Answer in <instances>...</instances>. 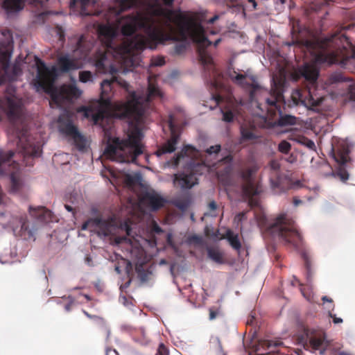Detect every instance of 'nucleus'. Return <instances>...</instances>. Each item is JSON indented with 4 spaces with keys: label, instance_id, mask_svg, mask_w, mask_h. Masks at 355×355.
Wrapping results in <instances>:
<instances>
[{
    "label": "nucleus",
    "instance_id": "f257e3e1",
    "mask_svg": "<svg viewBox=\"0 0 355 355\" xmlns=\"http://www.w3.org/2000/svg\"><path fill=\"white\" fill-rule=\"evenodd\" d=\"M115 2L118 3L117 6L111 7L110 10L112 13L119 16L125 10L136 6L139 1ZM147 2L154 3L153 5L148 6L152 7L154 16L163 18L168 33H166L157 27L153 17L145 16L139 12L121 18L119 22L121 24V33L128 37L133 35L137 30L143 29L146 35L136 34L132 37L125 39L120 44H115L114 40L116 33L114 29L109 26H102L100 33L106 38L105 50L98 52L95 62L96 68L103 72L107 71V67H110L112 73L115 71L107 60L109 55H112L125 67H134L138 64L139 54L145 49H155L159 43L168 40L184 42L190 37L198 45L200 62L205 70L211 71L209 78L215 79L218 73L215 70L213 59L206 49L211 44L208 39L209 35H215L217 31L213 29L205 30L194 17H187L176 10L162 8L158 3L159 1ZM211 83L216 88L218 87V83L216 80Z\"/></svg>",
    "mask_w": 355,
    "mask_h": 355
},
{
    "label": "nucleus",
    "instance_id": "f03ea898",
    "mask_svg": "<svg viewBox=\"0 0 355 355\" xmlns=\"http://www.w3.org/2000/svg\"><path fill=\"white\" fill-rule=\"evenodd\" d=\"M129 87L126 81L116 76L103 80L100 98L96 102V110L92 106H82L78 110L86 118L91 117L94 123L101 125L105 132L110 129L114 119L126 120L133 126L125 139L115 138L105 149V153L112 160L121 163H136L137 157L143 154V134L139 126L144 123L150 102L162 96L158 87L150 80L146 96L129 91Z\"/></svg>",
    "mask_w": 355,
    "mask_h": 355
},
{
    "label": "nucleus",
    "instance_id": "7ed1b4c3",
    "mask_svg": "<svg viewBox=\"0 0 355 355\" xmlns=\"http://www.w3.org/2000/svg\"><path fill=\"white\" fill-rule=\"evenodd\" d=\"M37 84V87L51 96V100L60 105L64 101H70L80 97L81 91L72 85H64L57 87L54 85L57 77V69L55 67L49 68L45 62L36 58Z\"/></svg>",
    "mask_w": 355,
    "mask_h": 355
},
{
    "label": "nucleus",
    "instance_id": "20e7f679",
    "mask_svg": "<svg viewBox=\"0 0 355 355\" xmlns=\"http://www.w3.org/2000/svg\"><path fill=\"white\" fill-rule=\"evenodd\" d=\"M334 38H325L324 40H306L304 42L305 46L315 53V61L318 63H327L329 64L341 62L346 64L349 59L355 58V46L351 45V55L341 58V51L331 50L333 46Z\"/></svg>",
    "mask_w": 355,
    "mask_h": 355
},
{
    "label": "nucleus",
    "instance_id": "39448f33",
    "mask_svg": "<svg viewBox=\"0 0 355 355\" xmlns=\"http://www.w3.org/2000/svg\"><path fill=\"white\" fill-rule=\"evenodd\" d=\"M266 231L274 239H278L293 248H297L302 243V236L295 221L286 214H279Z\"/></svg>",
    "mask_w": 355,
    "mask_h": 355
},
{
    "label": "nucleus",
    "instance_id": "423d86ee",
    "mask_svg": "<svg viewBox=\"0 0 355 355\" xmlns=\"http://www.w3.org/2000/svg\"><path fill=\"white\" fill-rule=\"evenodd\" d=\"M13 51V37L9 30H1V85L4 82L16 81L22 71L19 63L10 64Z\"/></svg>",
    "mask_w": 355,
    "mask_h": 355
},
{
    "label": "nucleus",
    "instance_id": "0eeeda50",
    "mask_svg": "<svg viewBox=\"0 0 355 355\" xmlns=\"http://www.w3.org/2000/svg\"><path fill=\"white\" fill-rule=\"evenodd\" d=\"M1 224L3 227L11 228L16 236H20L25 240L35 239L34 235L37 228L35 225H30L25 214L12 215L1 213Z\"/></svg>",
    "mask_w": 355,
    "mask_h": 355
},
{
    "label": "nucleus",
    "instance_id": "6e6552de",
    "mask_svg": "<svg viewBox=\"0 0 355 355\" xmlns=\"http://www.w3.org/2000/svg\"><path fill=\"white\" fill-rule=\"evenodd\" d=\"M15 153L10 151L6 154L1 151V176H9L10 193H19L24 187V183L21 178L20 167L19 163L11 160Z\"/></svg>",
    "mask_w": 355,
    "mask_h": 355
},
{
    "label": "nucleus",
    "instance_id": "1a4fd4ad",
    "mask_svg": "<svg viewBox=\"0 0 355 355\" xmlns=\"http://www.w3.org/2000/svg\"><path fill=\"white\" fill-rule=\"evenodd\" d=\"M258 170L257 164L253 163L245 168H241L238 171L239 176L242 181V192L249 199L250 203L254 202L253 198L261 192L259 187L255 183L253 177Z\"/></svg>",
    "mask_w": 355,
    "mask_h": 355
},
{
    "label": "nucleus",
    "instance_id": "9d476101",
    "mask_svg": "<svg viewBox=\"0 0 355 355\" xmlns=\"http://www.w3.org/2000/svg\"><path fill=\"white\" fill-rule=\"evenodd\" d=\"M15 135L17 138V146L26 157H37L42 153L39 144H35L29 135L28 128L26 124H21V128H15Z\"/></svg>",
    "mask_w": 355,
    "mask_h": 355
},
{
    "label": "nucleus",
    "instance_id": "9b49d317",
    "mask_svg": "<svg viewBox=\"0 0 355 355\" xmlns=\"http://www.w3.org/2000/svg\"><path fill=\"white\" fill-rule=\"evenodd\" d=\"M349 153V146L345 141L338 143L336 147L332 148L333 157L338 164L336 175L344 182L349 179V173L346 168L351 164Z\"/></svg>",
    "mask_w": 355,
    "mask_h": 355
},
{
    "label": "nucleus",
    "instance_id": "f8f14e48",
    "mask_svg": "<svg viewBox=\"0 0 355 355\" xmlns=\"http://www.w3.org/2000/svg\"><path fill=\"white\" fill-rule=\"evenodd\" d=\"M228 76L233 83L249 92L251 101L254 100L256 93L262 89L257 76L249 70L244 73H239L236 71H229Z\"/></svg>",
    "mask_w": 355,
    "mask_h": 355
},
{
    "label": "nucleus",
    "instance_id": "ddd939ff",
    "mask_svg": "<svg viewBox=\"0 0 355 355\" xmlns=\"http://www.w3.org/2000/svg\"><path fill=\"white\" fill-rule=\"evenodd\" d=\"M116 221L112 218L104 220L100 217L90 218L83 223L82 230H87L89 227H95L99 230L101 234L107 236L114 234Z\"/></svg>",
    "mask_w": 355,
    "mask_h": 355
},
{
    "label": "nucleus",
    "instance_id": "4468645a",
    "mask_svg": "<svg viewBox=\"0 0 355 355\" xmlns=\"http://www.w3.org/2000/svg\"><path fill=\"white\" fill-rule=\"evenodd\" d=\"M306 336L307 342L306 345L308 347H311L313 350H318L324 346L321 354H324L326 347L328 346L327 342H326L325 334L322 331L317 330H306Z\"/></svg>",
    "mask_w": 355,
    "mask_h": 355
},
{
    "label": "nucleus",
    "instance_id": "2eb2a0df",
    "mask_svg": "<svg viewBox=\"0 0 355 355\" xmlns=\"http://www.w3.org/2000/svg\"><path fill=\"white\" fill-rule=\"evenodd\" d=\"M173 114H170L168 116V127L171 130V134L170 139L164 144L161 148H159L157 154L161 155L164 153H171L175 150L176 145L180 139V135L176 133L175 130V121Z\"/></svg>",
    "mask_w": 355,
    "mask_h": 355
},
{
    "label": "nucleus",
    "instance_id": "dca6fc26",
    "mask_svg": "<svg viewBox=\"0 0 355 355\" xmlns=\"http://www.w3.org/2000/svg\"><path fill=\"white\" fill-rule=\"evenodd\" d=\"M198 183V178L193 173H179L174 175L173 184L176 187L189 189Z\"/></svg>",
    "mask_w": 355,
    "mask_h": 355
},
{
    "label": "nucleus",
    "instance_id": "f3484780",
    "mask_svg": "<svg viewBox=\"0 0 355 355\" xmlns=\"http://www.w3.org/2000/svg\"><path fill=\"white\" fill-rule=\"evenodd\" d=\"M141 200L153 211L159 209L165 202L164 199L154 191L146 192L143 195Z\"/></svg>",
    "mask_w": 355,
    "mask_h": 355
},
{
    "label": "nucleus",
    "instance_id": "a211bd4d",
    "mask_svg": "<svg viewBox=\"0 0 355 355\" xmlns=\"http://www.w3.org/2000/svg\"><path fill=\"white\" fill-rule=\"evenodd\" d=\"M270 181L271 187L273 189H279V192H284L291 187V180L290 178L282 173L270 177Z\"/></svg>",
    "mask_w": 355,
    "mask_h": 355
},
{
    "label": "nucleus",
    "instance_id": "6ab92c4d",
    "mask_svg": "<svg viewBox=\"0 0 355 355\" xmlns=\"http://www.w3.org/2000/svg\"><path fill=\"white\" fill-rule=\"evenodd\" d=\"M57 63L60 71L63 73L77 69L79 67L76 60L70 58L67 54L60 56Z\"/></svg>",
    "mask_w": 355,
    "mask_h": 355
},
{
    "label": "nucleus",
    "instance_id": "aec40b11",
    "mask_svg": "<svg viewBox=\"0 0 355 355\" xmlns=\"http://www.w3.org/2000/svg\"><path fill=\"white\" fill-rule=\"evenodd\" d=\"M98 1H70L69 7L71 8L80 6L81 15H98L100 11H93L90 8H94Z\"/></svg>",
    "mask_w": 355,
    "mask_h": 355
},
{
    "label": "nucleus",
    "instance_id": "412c9836",
    "mask_svg": "<svg viewBox=\"0 0 355 355\" xmlns=\"http://www.w3.org/2000/svg\"><path fill=\"white\" fill-rule=\"evenodd\" d=\"M30 214L42 223H49L53 221L52 212L44 207H38L37 208L29 207Z\"/></svg>",
    "mask_w": 355,
    "mask_h": 355
},
{
    "label": "nucleus",
    "instance_id": "4be33fe9",
    "mask_svg": "<svg viewBox=\"0 0 355 355\" xmlns=\"http://www.w3.org/2000/svg\"><path fill=\"white\" fill-rule=\"evenodd\" d=\"M25 1H1V9L5 10L8 18H11L21 10Z\"/></svg>",
    "mask_w": 355,
    "mask_h": 355
},
{
    "label": "nucleus",
    "instance_id": "5701e85b",
    "mask_svg": "<svg viewBox=\"0 0 355 355\" xmlns=\"http://www.w3.org/2000/svg\"><path fill=\"white\" fill-rule=\"evenodd\" d=\"M300 74L305 78L306 80L311 84L316 82L319 71L316 67L313 65L305 64L299 69Z\"/></svg>",
    "mask_w": 355,
    "mask_h": 355
},
{
    "label": "nucleus",
    "instance_id": "b1692460",
    "mask_svg": "<svg viewBox=\"0 0 355 355\" xmlns=\"http://www.w3.org/2000/svg\"><path fill=\"white\" fill-rule=\"evenodd\" d=\"M22 112L21 105L19 103L15 102L12 99H8V116L11 120L19 121Z\"/></svg>",
    "mask_w": 355,
    "mask_h": 355
},
{
    "label": "nucleus",
    "instance_id": "393cba45",
    "mask_svg": "<svg viewBox=\"0 0 355 355\" xmlns=\"http://www.w3.org/2000/svg\"><path fill=\"white\" fill-rule=\"evenodd\" d=\"M207 255L210 259L218 264H223L225 262L223 252L218 248H209L207 249Z\"/></svg>",
    "mask_w": 355,
    "mask_h": 355
},
{
    "label": "nucleus",
    "instance_id": "a878e982",
    "mask_svg": "<svg viewBox=\"0 0 355 355\" xmlns=\"http://www.w3.org/2000/svg\"><path fill=\"white\" fill-rule=\"evenodd\" d=\"M60 122H61L60 121ZM60 131L66 135L73 137L78 132V128L72 123L71 120L68 119L66 123H60Z\"/></svg>",
    "mask_w": 355,
    "mask_h": 355
},
{
    "label": "nucleus",
    "instance_id": "bb28decb",
    "mask_svg": "<svg viewBox=\"0 0 355 355\" xmlns=\"http://www.w3.org/2000/svg\"><path fill=\"white\" fill-rule=\"evenodd\" d=\"M223 120L225 122L233 121L236 114L239 113V107L237 105H233L231 107H225L222 110Z\"/></svg>",
    "mask_w": 355,
    "mask_h": 355
},
{
    "label": "nucleus",
    "instance_id": "cd10ccee",
    "mask_svg": "<svg viewBox=\"0 0 355 355\" xmlns=\"http://www.w3.org/2000/svg\"><path fill=\"white\" fill-rule=\"evenodd\" d=\"M352 78L345 77L342 73H334L331 74L326 80V83L329 85L343 82L352 81Z\"/></svg>",
    "mask_w": 355,
    "mask_h": 355
},
{
    "label": "nucleus",
    "instance_id": "c85d7f7f",
    "mask_svg": "<svg viewBox=\"0 0 355 355\" xmlns=\"http://www.w3.org/2000/svg\"><path fill=\"white\" fill-rule=\"evenodd\" d=\"M226 239L230 243L232 248L236 251H239L241 248V243L239 239V235L234 234L231 230H228L226 233Z\"/></svg>",
    "mask_w": 355,
    "mask_h": 355
},
{
    "label": "nucleus",
    "instance_id": "c756f323",
    "mask_svg": "<svg viewBox=\"0 0 355 355\" xmlns=\"http://www.w3.org/2000/svg\"><path fill=\"white\" fill-rule=\"evenodd\" d=\"M85 42V37L81 35L77 42L76 48L74 50V51H80L83 58H85L90 51V46L86 45Z\"/></svg>",
    "mask_w": 355,
    "mask_h": 355
},
{
    "label": "nucleus",
    "instance_id": "7c9ffc66",
    "mask_svg": "<svg viewBox=\"0 0 355 355\" xmlns=\"http://www.w3.org/2000/svg\"><path fill=\"white\" fill-rule=\"evenodd\" d=\"M302 259L304 261V266L306 270V280L308 283H311L313 279V272L311 269V261L306 252H303L302 254Z\"/></svg>",
    "mask_w": 355,
    "mask_h": 355
},
{
    "label": "nucleus",
    "instance_id": "2f4dec72",
    "mask_svg": "<svg viewBox=\"0 0 355 355\" xmlns=\"http://www.w3.org/2000/svg\"><path fill=\"white\" fill-rule=\"evenodd\" d=\"M297 122V118L289 114L281 115L277 121L279 126H286L295 125Z\"/></svg>",
    "mask_w": 355,
    "mask_h": 355
},
{
    "label": "nucleus",
    "instance_id": "473e14b6",
    "mask_svg": "<svg viewBox=\"0 0 355 355\" xmlns=\"http://www.w3.org/2000/svg\"><path fill=\"white\" fill-rule=\"evenodd\" d=\"M74 145L79 150H83L86 147V140L85 137L78 132L72 137Z\"/></svg>",
    "mask_w": 355,
    "mask_h": 355
},
{
    "label": "nucleus",
    "instance_id": "72a5a7b5",
    "mask_svg": "<svg viewBox=\"0 0 355 355\" xmlns=\"http://www.w3.org/2000/svg\"><path fill=\"white\" fill-rule=\"evenodd\" d=\"M282 96V94L280 92L274 90L271 98L266 99L267 104L271 107H274L275 110H278L277 103Z\"/></svg>",
    "mask_w": 355,
    "mask_h": 355
},
{
    "label": "nucleus",
    "instance_id": "f704fd0d",
    "mask_svg": "<svg viewBox=\"0 0 355 355\" xmlns=\"http://www.w3.org/2000/svg\"><path fill=\"white\" fill-rule=\"evenodd\" d=\"M218 208V205L216 202L214 200L211 201L207 205L208 211L205 214V216H211L216 217L217 213L216 210Z\"/></svg>",
    "mask_w": 355,
    "mask_h": 355
},
{
    "label": "nucleus",
    "instance_id": "c9c22d12",
    "mask_svg": "<svg viewBox=\"0 0 355 355\" xmlns=\"http://www.w3.org/2000/svg\"><path fill=\"white\" fill-rule=\"evenodd\" d=\"M189 199H176L174 201V205L181 210H186L189 207Z\"/></svg>",
    "mask_w": 355,
    "mask_h": 355
},
{
    "label": "nucleus",
    "instance_id": "e433bc0d",
    "mask_svg": "<svg viewBox=\"0 0 355 355\" xmlns=\"http://www.w3.org/2000/svg\"><path fill=\"white\" fill-rule=\"evenodd\" d=\"M269 167L271 170L270 177L279 174L280 164L278 161L272 159L269 162Z\"/></svg>",
    "mask_w": 355,
    "mask_h": 355
},
{
    "label": "nucleus",
    "instance_id": "4c0bfd02",
    "mask_svg": "<svg viewBox=\"0 0 355 355\" xmlns=\"http://www.w3.org/2000/svg\"><path fill=\"white\" fill-rule=\"evenodd\" d=\"M64 300H67V303L64 305V309L66 311L69 312L71 310L72 307L75 305L76 299L74 297L71 295L69 296H63L62 297Z\"/></svg>",
    "mask_w": 355,
    "mask_h": 355
},
{
    "label": "nucleus",
    "instance_id": "58836bf2",
    "mask_svg": "<svg viewBox=\"0 0 355 355\" xmlns=\"http://www.w3.org/2000/svg\"><path fill=\"white\" fill-rule=\"evenodd\" d=\"M291 149V144L286 140L282 141L278 146L279 151L284 154L288 153Z\"/></svg>",
    "mask_w": 355,
    "mask_h": 355
},
{
    "label": "nucleus",
    "instance_id": "ea45409f",
    "mask_svg": "<svg viewBox=\"0 0 355 355\" xmlns=\"http://www.w3.org/2000/svg\"><path fill=\"white\" fill-rule=\"evenodd\" d=\"M210 344H211V347L212 348H214L216 349V352H218L219 354H222V352H223L222 345H221V343H220V340H219V338H213L211 340Z\"/></svg>",
    "mask_w": 355,
    "mask_h": 355
},
{
    "label": "nucleus",
    "instance_id": "a19ab883",
    "mask_svg": "<svg viewBox=\"0 0 355 355\" xmlns=\"http://www.w3.org/2000/svg\"><path fill=\"white\" fill-rule=\"evenodd\" d=\"M92 74L89 71H83L79 73V80L82 83H87L92 80Z\"/></svg>",
    "mask_w": 355,
    "mask_h": 355
},
{
    "label": "nucleus",
    "instance_id": "79ce46f5",
    "mask_svg": "<svg viewBox=\"0 0 355 355\" xmlns=\"http://www.w3.org/2000/svg\"><path fill=\"white\" fill-rule=\"evenodd\" d=\"M139 334H141V338H137V340L144 345L148 344L150 338L143 329L139 330Z\"/></svg>",
    "mask_w": 355,
    "mask_h": 355
},
{
    "label": "nucleus",
    "instance_id": "37998d69",
    "mask_svg": "<svg viewBox=\"0 0 355 355\" xmlns=\"http://www.w3.org/2000/svg\"><path fill=\"white\" fill-rule=\"evenodd\" d=\"M119 229L122 231H125L126 236H131L132 228L130 224L129 220L121 223L119 226Z\"/></svg>",
    "mask_w": 355,
    "mask_h": 355
},
{
    "label": "nucleus",
    "instance_id": "c03bdc74",
    "mask_svg": "<svg viewBox=\"0 0 355 355\" xmlns=\"http://www.w3.org/2000/svg\"><path fill=\"white\" fill-rule=\"evenodd\" d=\"M241 136L245 140H251L255 138L253 132L245 128L241 129Z\"/></svg>",
    "mask_w": 355,
    "mask_h": 355
},
{
    "label": "nucleus",
    "instance_id": "a18cd8bd",
    "mask_svg": "<svg viewBox=\"0 0 355 355\" xmlns=\"http://www.w3.org/2000/svg\"><path fill=\"white\" fill-rule=\"evenodd\" d=\"M155 355H169V352L163 343H160Z\"/></svg>",
    "mask_w": 355,
    "mask_h": 355
},
{
    "label": "nucleus",
    "instance_id": "49530a36",
    "mask_svg": "<svg viewBox=\"0 0 355 355\" xmlns=\"http://www.w3.org/2000/svg\"><path fill=\"white\" fill-rule=\"evenodd\" d=\"M221 146L219 144L211 146L206 150V153L209 155H211L213 153H218L220 151Z\"/></svg>",
    "mask_w": 355,
    "mask_h": 355
},
{
    "label": "nucleus",
    "instance_id": "de8ad7c7",
    "mask_svg": "<svg viewBox=\"0 0 355 355\" xmlns=\"http://www.w3.org/2000/svg\"><path fill=\"white\" fill-rule=\"evenodd\" d=\"M299 286H300V291L302 294V295L308 300L311 301L312 296L311 293L309 291H306V289L303 287L302 284H299Z\"/></svg>",
    "mask_w": 355,
    "mask_h": 355
},
{
    "label": "nucleus",
    "instance_id": "09e8293b",
    "mask_svg": "<svg viewBox=\"0 0 355 355\" xmlns=\"http://www.w3.org/2000/svg\"><path fill=\"white\" fill-rule=\"evenodd\" d=\"M349 100L355 102V84L350 85L348 89Z\"/></svg>",
    "mask_w": 355,
    "mask_h": 355
},
{
    "label": "nucleus",
    "instance_id": "8fccbe9b",
    "mask_svg": "<svg viewBox=\"0 0 355 355\" xmlns=\"http://www.w3.org/2000/svg\"><path fill=\"white\" fill-rule=\"evenodd\" d=\"M165 64V60L163 57H157L152 60V65L153 66H162Z\"/></svg>",
    "mask_w": 355,
    "mask_h": 355
},
{
    "label": "nucleus",
    "instance_id": "3c124183",
    "mask_svg": "<svg viewBox=\"0 0 355 355\" xmlns=\"http://www.w3.org/2000/svg\"><path fill=\"white\" fill-rule=\"evenodd\" d=\"M58 13V12H52V11H44V12L38 13L37 15L38 19L42 20L44 21L46 17L48 16L49 15H51V14L57 15Z\"/></svg>",
    "mask_w": 355,
    "mask_h": 355
},
{
    "label": "nucleus",
    "instance_id": "603ef678",
    "mask_svg": "<svg viewBox=\"0 0 355 355\" xmlns=\"http://www.w3.org/2000/svg\"><path fill=\"white\" fill-rule=\"evenodd\" d=\"M83 312H84L85 315L87 317H88L89 318L96 319L102 325H105V320L102 318H100V317H98V316H96V315H90L89 313H88L85 311H84Z\"/></svg>",
    "mask_w": 355,
    "mask_h": 355
},
{
    "label": "nucleus",
    "instance_id": "864d4df0",
    "mask_svg": "<svg viewBox=\"0 0 355 355\" xmlns=\"http://www.w3.org/2000/svg\"><path fill=\"white\" fill-rule=\"evenodd\" d=\"M329 316L331 318H332L333 322H334V324H338V323H342L343 322V319L342 318L336 317V315L335 314H333L330 311L329 312Z\"/></svg>",
    "mask_w": 355,
    "mask_h": 355
},
{
    "label": "nucleus",
    "instance_id": "5fc2aeb1",
    "mask_svg": "<svg viewBox=\"0 0 355 355\" xmlns=\"http://www.w3.org/2000/svg\"><path fill=\"white\" fill-rule=\"evenodd\" d=\"M186 49V45L183 44H177L175 48V53L178 54L182 53Z\"/></svg>",
    "mask_w": 355,
    "mask_h": 355
},
{
    "label": "nucleus",
    "instance_id": "6e6d98bb",
    "mask_svg": "<svg viewBox=\"0 0 355 355\" xmlns=\"http://www.w3.org/2000/svg\"><path fill=\"white\" fill-rule=\"evenodd\" d=\"M272 344H274L275 347H277L281 344V342L273 343L272 341L270 340H266L263 343L264 346L266 345L268 349H269L270 347H272Z\"/></svg>",
    "mask_w": 355,
    "mask_h": 355
},
{
    "label": "nucleus",
    "instance_id": "4d7b16f0",
    "mask_svg": "<svg viewBox=\"0 0 355 355\" xmlns=\"http://www.w3.org/2000/svg\"><path fill=\"white\" fill-rule=\"evenodd\" d=\"M209 311V319L210 320L215 319L218 315V311L214 308H210Z\"/></svg>",
    "mask_w": 355,
    "mask_h": 355
},
{
    "label": "nucleus",
    "instance_id": "13d9d810",
    "mask_svg": "<svg viewBox=\"0 0 355 355\" xmlns=\"http://www.w3.org/2000/svg\"><path fill=\"white\" fill-rule=\"evenodd\" d=\"M189 148V146H185V148L182 150L181 153H178L175 158V164H178L180 159L186 154L185 150Z\"/></svg>",
    "mask_w": 355,
    "mask_h": 355
},
{
    "label": "nucleus",
    "instance_id": "bf43d9fd",
    "mask_svg": "<svg viewBox=\"0 0 355 355\" xmlns=\"http://www.w3.org/2000/svg\"><path fill=\"white\" fill-rule=\"evenodd\" d=\"M129 241L130 239H127L126 236H117L116 237L115 239V241L117 243H121L123 242H126V241Z\"/></svg>",
    "mask_w": 355,
    "mask_h": 355
},
{
    "label": "nucleus",
    "instance_id": "052dcab7",
    "mask_svg": "<svg viewBox=\"0 0 355 355\" xmlns=\"http://www.w3.org/2000/svg\"><path fill=\"white\" fill-rule=\"evenodd\" d=\"M125 180L128 185H133L135 183V178L130 175H127Z\"/></svg>",
    "mask_w": 355,
    "mask_h": 355
},
{
    "label": "nucleus",
    "instance_id": "680f3d73",
    "mask_svg": "<svg viewBox=\"0 0 355 355\" xmlns=\"http://www.w3.org/2000/svg\"><path fill=\"white\" fill-rule=\"evenodd\" d=\"M233 160V157L232 155H227V156L224 157L223 159H222V161L224 162V163H226V164H229L230 162H232V161Z\"/></svg>",
    "mask_w": 355,
    "mask_h": 355
},
{
    "label": "nucleus",
    "instance_id": "e2e57ef3",
    "mask_svg": "<svg viewBox=\"0 0 355 355\" xmlns=\"http://www.w3.org/2000/svg\"><path fill=\"white\" fill-rule=\"evenodd\" d=\"M44 1H29L30 3V6L31 8H34V7H38V6H43V3Z\"/></svg>",
    "mask_w": 355,
    "mask_h": 355
},
{
    "label": "nucleus",
    "instance_id": "0e129e2a",
    "mask_svg": "<svg viewBox=\"0 0 355 355\" xmlns=\"http://www.w3.org/2000/svg\"><path fill=\"white\" fill-rule=\"evenodd\" d=\"M306 146L312 149L315 147V144L313 141L310 140V139H306Z\"/></svg>",
    "mask_w": 355,
    "mask_h": 355
},
{
    "label": "nucleus",
    "instance_id": "69168bd1",
    "mask_svg": "<svg viewBox=\"0 0 355 355\" xmlns=\"http://www.w3.org/2000/svg\"><path fill=\"white\" fill-rule=\"evenodd\" d=\"M322 300L325 302H330L331 304H333V300L332 299L329 298V297L327 296H323L322 297ZM334 309V304H332V310Z\"/></svg>",
    "mask_w": 355,
    "mask_h": 355
},
{
    "label": "nucleus",
    "instance_id": "338daca9",
    "mask_svg": "<svg viewBox=\"0 0 355 355\" xmlns=\"http://www.w3.org/2000/svg\"><path fill=\"white\" fill-rule=\"evenodd\" d=\"M218 19V15H214L213 17H211V19H209L208 20V23H209V24H214V21H215L216 20H217Z\"/></svg>",
    "mask_w": 355,
    "mask_h": 355
},
{
    "label": "nucleus",
    "instance_id": "774afa93",
    "mask_svg": "<svg viewBox=\"0 0 355 355\" xmlns=\"http://www.w3.org/2000/svg\"><path fill=\"white\" fill-rule=\"evenodd\" d=\"M268 355H282L278 350H271L269 352Z\"/></svg>",
    "mask_w": 355,
    "mask_h": 355
}]
</instances>
